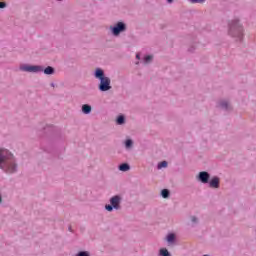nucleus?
<instances>
[{
  "label": "nucleus",
  "mask_w": 256,
  "mask_h": 256,
  "mask_svg": "<svg viewBox=\"0 0 256 256\" xmlns=\"http://www.w3.org/2000/svg\"><path fill=\"white\" fill-rule=\"evenodd\" d=\"M160 255L161 256H171V254H169V251L167 249H165V248H162L160 250Z\"/></svg>",
  "instance_id": "nucleus-13"
},
{
  "label": "nucleus",
  "mask_w": 256,
  "mask_h": 256,
  "mask_svg": "<svg viewBox=\"0 0 256 256\" xmlns=\"http://www.w3.org/2000/svg\"><path fill=\"white\" fill-rule=\"evenodd\" d=\"M82 111H83V113H85V115H89V113H91V106L84 104L82 106Z\"/></svg>",
  "instance_id": "nucleus-9"
},
{
  "label": "nucleus",
  "mask_w": 256,
  "mask_h": 256,
  "mask_svg": "<svg viewBox=\"0 0 256 256\" xmlns=\"http://www.w3.org/2000/svg\"><path fill=\"white\" fill-rule=\"evenodd\" d=\"M21 71H26L28 73H39L43 71V67L41 66H29V65H23L20 66Z\"/></svg>",
  "instance_id": "nucleus-3"
},
{
  "label": "nucleus",
  "mask_w": 256,
  "mask_h": 256,
  "mask_svg": "<svg viewBox=\"0 0 256 256\" xmlns=\"http://www.w3.org/2000/svg\"><path fill=\"white\" fill-rule=\"evenodd\" d=\"M125 145H126V147H127V148L132 147V145H133V141H132V140H130V139H128V140H126Z\"/></svg>",
  "instance_id": "nucleus-18"
},
{
  "label": "nucleus",
  "mask_w": 256,
  "mask_h": 256,
  "mask_svg": "<svg viewBox=\"0 0 256 256\" xmlns=\"http://www.w3.org/2000/svg\"><path fill=\"white\" fill-rule=\"evenodd\" d=\"M161 195H162L163 199H167V197H169V190L163 189L161 191Z\"/></svg>",
  "instance_id": "nucleus-12"
},
{
  "label": "nucleus",
  "mask_w": 256,
  "mask_h": 256,
  "mask_svg": "<svg viewBox=\"0 0 256 256\" xmlns=\"http://www.w3.org/2000/svg\"><path fill=\"white\" fill-rule=\"evenodd\" d=\"M152 59H153V56L148 55V56H146V57L144 58V61H145V63H149L150 61H152Z\"/></svg>",
  "instance_id": "nucleus-17"
},
{
  "label": "nucleus",
  "mask_w": 256,
  "mask_h": 256,
  "mask_svg": "<svg viewBox=\"0 0 256 256\" xmlns=\"http://www.w3.org/2000/svg\"><path fill=\"white\" fill-rule=\"evenodd\" d=\"M77 256H89V252H79Z\"/></svg>",
  "instance_id": "nucleus-19"
},
{
  "label": "nucleus",
  "mask_w": 256,
  "mask_h": 256,
  "mask_svg": "<svg viewBox=\"0 0 256 256\" xmlns=\"http://www.w3.org/2000/svg\"><path fill=\"white\" fill-rule=\"evenodd\" d=\"M7 7V4L5 2H0V9H5Z\"/></svg>",
  "instance_id": "nucleus-21"
},
{
  "label": "nucleus",
  "mask_w": 256,
  "mask_h": 256,
  "mask_svg": "<svg viewBox=\"0 0 256 256\" xmlns=\"http://www.w3.org/2000/svg\"><path fill=\"white\" fill-rule=\"evenodd\" d=\"M136 58L139 59V54L136 55Z\"/></svg>",
  "instance_id": "nucleus-26"
},
{
  "label": "nucleus",
  "mask_w": 256,
  "mask_h": 256,
  "mask_svg": "<svg viewBox=\"0 0 256 256\" xmlns=\"http://www.w3.org/2000/svg\"><path fill=\"white\" fill-rule=\"evenodd\" d=\"M113 205H106L105 206V209L107 210V211H113Z\"/></svg>",
  "instance_id": "nucleus-20"
},
{
  "label": "nucleus",
  "mask_w": 256,
  "mask_h": 256,
  "mask_svg": "<svg viewBox=\"0 0 256 256\" xmlns=\"http://www.w3.org/2000/svg\"><path fill=\"white\" fill-rule=\"evenodd\" d=\"M110 203L114 209H119V203H121V197L114 196L110 199Z\"/></svg>",
  "instance_id": "nucleus-5"
},
{
  "label": "nucleus",
  "mask_w": 256,
  "mask_h": 256,
  "mask_svg": "<svg viewBox=\"0 0 256 256\" xmlns=\"http://www.w3.org/2000/svg\"><path fill=\"white\" fill-rule=\"evenodd\" d=\"M96 79L100 80L99 90L109 91L111 89V79L105 76V73L101 68H97L95 71Z\"/></svg>",
  "instance_id": "nucleus-2"
},
{
  "label": "nucleus",
  "mask_w": 256,
  "mask_h": 256,
  "mask_svg": "<svg viewBox=\"0 0 256 256\" xmlns=\"http://www.w3.org/2000/svg\"><path fill=\"white\" fill-rule=\"evenodd\" d=\"M0 169L6 173H15L17 165H15V158L7 149H0Z\"/></svg>",
  "instance_id": "nucleus-1"
},
{
  "label": "nucleus",
  "mask_w": 256,
  "mask_h": 256,
  "mask_svg": "<svg viewBox=\"0 0 256 256\" xmlns=\"http://www.w3.org/2000/svg\"><path fill=\"white\" fill-rule=\"evenodd\" d=\"M209 185L212 189H219V179L217 177L212 178Z\"/></svg>",
  "instance_id": "nucleus-8"
},
{
  "label": "nucleus",
  "mask_w": 256,
  "mask_h": 256,
  "mask_svg": "<svg viewBox=\"0 0 256 256\" xmlns=\"http://www.w3.org/2000/svg\"><path fill=\"white\" fill-rule=\"evenodd\" d=\"M168 243H173L175 241V234H169L167 236Z\"/></svg>",
  "instance_id": "nucleus-14"
},
{
  "label": "nucleus",
  "mask_w": 256,
  "mask_h": 256,
  "mask_svg": "<svg viewBox=\"0 0 256 256\" xmlns=\"http://www.w3.org/2000/svg\"><path fill=\"white\" fill-rule=\"evenodd\" d=\"M198 179H199V181H201V183H209V173L200 172Z\"/></svg>",
  "instance_id": "nucleus-7"
},
{
  "label": "nucleus",
  "mask_w": 256,
  "mask_h": 256,
  "mask_svg": "<svg viewBox=\"0 0 256 256\" xmlns=\"http://www.w3.org/2000/svg\"><path fill=\"white\" fill-rule=\"evenodd\" d=\"M168 1V3H173V0H167Z\"/></svg>",
  "instance_id": "nucleus-25"
},
{
  "label": "nucleus",
  "mask_w": 256,
  "mask_h": 256,
  "mask_svg": "<svg viewBox=\"0 0 256 256\" xmlns=\"http://www.w3.org/2000/svg\"><path fill=\"white\" fill-rule=\"evenodd\" d=\"M191 221H192V223H197V218H196L195 216H193V217L191 218Z\"/></svg>",
  "instance_id": "nucleus-23"
},
{
  "label": "nucleus",
  "mask_w": 256,
  "mask_h": 256,
  "mask_svg": "<svg viewBox=\"0 0 256 256\" xmlns=\"http://www.w3.org/2000/svg\"><path fill=\"white\" fill-rule=\"evenodd\" d=\"M167 167V161H162L158 164V169H163Z\"/></svg>",
  "instance_id": "nucleus-16"
},
{
  "label": "nucleus",
  "mask_w": 256,
  "mask_h": 256,
  "mask_svg": "<svg viewBox=\"0 0 256 256\" xmlns=\"http://www.w3.org/2000/svg\"><path fill=\"white\" fill-rule=\"evenodd\" d=\"M205 0H191V3H204Z\"/></svg>",
  "instance_id": "nucleus-22"
},
{
  "label": "nucleus",
  "mask_w": 256,
  "mask_h": 256,
  "mask_svg": "<svg viewBox=\"0 0 256 256\" xmlns=\"http://www.w3.org/2000/svg\"><path fill=\"white\" fill-rule=\"evenodd\" d=\"M3 201V199L1 198V196H0V203Z\"/></svg>",
  "instance_id": "nucleus-27"
},
{
  "label": "nucleus",
  "mask_w": 256,
  "mask_h": 256,
  "mask_svg": "<svg viewBox=\"0 0 256 256\" xmlns=\"http://www.w3.org/2000/svg\"><path fill=\"white\" fill-rule=\"evenodd\" d=\"M126 26L125 23L123 22H118L113 28H112V33L113 35H119V33L125 31Z\"/></svg>",
  "instance_id": "nucleus-4"
},
{
  "label": "nucleus",
  "mask_w": 256,
  "mask_h": 256,
  "mask_svg": "<svg viewBox=\"0 0 256 256\" xmlns=\"http://www.w3.org/2000/svg\"><path fill=\"white\" fill-rule=\"evenodd\" d=\"M45 75H53V73H55V69H53V67L48 66L45 70H44Z\"/></svg>",
  "instance_id": "nucleus-10"
},
{
  "label": "nucleus",
  "mask_w": 256,
  "mask_h": 256,
  "mask_svg": "<svg viewBox=\"0 0 256 256\" xmlns=\"http://www.w3.org/2000/svg\"><path fill=\"white\" fill-rule=\"evenodd\" d=\"M228 105H229V104H228L227 102H224V103L221 104V106H222V107H225L226 109H227Z\"/></svg>",
  "instance_id": "nucleus-24"
},
{
  "label": "nucleus",
  "mask_w": 256,
  "mask_h": 256,
  "mask_svg": "<svg viewBox=\"0 0 256 256\" xmlns=\"http://www.w3.org/2000/svg\"><path fill=\"white\" fill-rule=\"evenodd\" d=\"M117 123H118V125H123L125 123V117L119 116L117 118Z\"/></svg>",
  "instance_id": "nucleus-15"
},
{
  "label": "nucleus",
  "mask_w": 256,
  "mask_h": 256,
  "mask_svg": "<svg viewBox=\"0 0 256 256\" xmlns=\"http://www.w3.org/2000/svg\"><path fill=\"white\" fill-rule=\"evenodd\" d=\"M129 169H130L129 164H126V163L121 164V165L119 166V170H120V171H129Z\"/></svg>",
  "instance_id": "nucleus-11"
},
{
  "label": "nucleus",
  "mask_w": 256,
  "mask_h": 256,
  "mask_svg": "<svg viewBox=\"0 0 256 256\" xmlns=\"http://www.w3.org/2000/svg\"><path fill=\"white\" fill-rule=\"evenodd\" d=\"M233 31H238V33L241 34V26H239L237 21L230 24V34H233Z\"/></svg>",
  "instance_id": "nucleus-6"
}]
</instances>
